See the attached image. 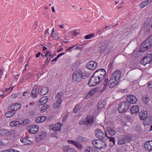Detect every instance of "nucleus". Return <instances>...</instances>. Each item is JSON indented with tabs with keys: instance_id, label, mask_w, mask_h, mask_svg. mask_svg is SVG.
<instances>
[{
	"instance_id": "19",
	"label": "nucleus",
	"mask_w": 152,
	"mask_h": 152,
	"mask_svg": "<svg viewBox=\"0 0 152 152\" xmlns=\"http://www.w3.org/2000/svg\"><path fill=\"white\" fill-rule=\"evenodd\" d=\"M139 115L140 119L141 120H145V118H146L147 117L148 115L147 114L146 111L143 110L141 111L139 113Z\"/></svg>"
},
{
	"instance_id": "26",
	"label": "nucleus",
	"mask_w": 152,
	"mask_h": 152,
	"mask_svg": "<svg viewBox=\"0 0 152 152\" xmlns=\"http://www.w3.org/2000/svg\"><path fill=\"white\" fill-rule=\"evenodd\" d=\"M93 75L96 76V77H97L99 79V80H102L104 77L103 76L102 77V75H100L98 70H96L94 73Z\"/></svg>"
},
{
	"instance_id": "6",
	"label": "nucleus",
	"mask_w": 152,
	"mask_h": 152,
	"mask_svg": "<svg viewBox=\"0 0 152 152\" xmlns=\"http://www.w3.org/2000/svg\"><path fill=\"white\" fill-rule=\"evenodd\" d=\"M95 135L96 137L100 139L105 140L107 138V136L106 134L101 130L96 129L95 130Z\"/></svg>"
},
{
	"instance_id": "41",
	"label": "nucleus",
	"mask_w": 152,
	"mask_h": 152,
	"mask_svg": "<svg viewBox=\"0 0 152 152\" xmlns=\"http://www.w3.org/2000/svg\"><path fill=\"white\" fill-rule=\"evenodd\" d=\"M80 105L78 104H77L73 110L74 113H77L80 110Z\"/></svg>"
},
{
	"instance_id": "59",
	"label": "nucleus",
	"mask_w": 152,
	"mask_h": 152,
	"mask_svg": "<svg viewBox=\"0 0 152 152\" xmlns=\"http://www.w3.org/2000/svg\"><path fill=\"white\" fill-rule=\"evenodd\" d=\"M78 34H79V33L75 31H74L73 33V35L74 36H76Z\"/></svg>"
},
{
	"instance_id": "8",
	"label": "nucleus",
	"mask_w": 152,
	"mask_h": 152,
	"mask_svg": "<svg viewBox=\"0 0 152 152\" xmlns=\"http://www.w3.org/2000/svg\"><path fill=\"white\" fill-rule=\"evenodd\" d=\"M94 120L92 117L89 116L87 117L85 120L79 122V124L80 125L83 124L85 125L87 124V126H89L92 124Z\"/></svg>"
},
{
	"instance_id": "14",
	"label": "nucleus",
	"mask_w": 152,
	"mask_h": 152,
	"mask_svg": "<svg viewBox=\"0 0 152 152\" xmlns=\"http://www.w3.org/2000/svg\"><path fill=\"white\" fill-rule=\"evenodd\" d=\"M97 65V63L96 62L94 61H91L87 64L86 67L88 69L93 70L96 67Z\"/></svg>"
},
{
	"instance_id": "48",
	"label": "nucleus",
	"mask_w": 152,
	"mask_h": 152,
	"mask_svg": "<svg viewBox=\"0 0 152 152\" xmlns=\"http://www.w3.org/2000/svg\"><path fill=\"white\" fill-rule=\"evenodd\" d=\"M110 139V141L112 142L113 143V145H115V138L113 137H107Z\"/></svg>"
},
{
	"instance_id": "43",
	"label": "nucleus",
	"mask_w": 152,
	"mask_h": 152,
	"mask_svg": "<svg viewBox=\"0 0 152 152\" xmlns=\"http://www.w3.org/2000/svg\"><path fill=\"white\" fill-rule=\"evenodd\" d=\"M92 91H90L86 96L85 98L88 99L91 97L92 95L94 94V93H92Z\"/></svg>"
},
{
	"instance_id": "7",
	"label": "nucleus",
	"mask_w": 152,
	"mask_h": 152,
	"mask_svg": "<svg viewBox=\"0 0 152 152\" xmlns=\"http://www.w3.org/2000/svg\"><path fill=\"white\" fill-rule=\"evenodd\" d=\"M152 61V54H148L146 56L142 59L140 63L141 64L145 66L147 64H149Z\"/></svg>"
},
{
	"instance_id": "44",
	"label": "nucleus",
	"mask_w": 152,
	"mask_h": 152,
	"mask_svg": "<svg viewBox=\"0 0 152 152\" xmlns=\"http://www.w3.org/2000/svg\"><path fill=\"white\" fill-rule=\"evenodd\" d=\"M49 107V106L48 105H47V106H43L42 107V109L41 110V112L42 113H43L44 112H45V111L47 110V109Z\"/></svg>"
},
{
	"instance_id": "42",
	"label": "nucleus",
	"mask_w": 152,
	"mask_h": 152,
	"mask_svg": "<svg viewBox=\"0 0 152 152\" xmlns=\"http://www.w3.org/2000/svg\"><path fill=\"white\" fill-rule=\"evenodd\" d=\"M30 121L28 119H25L23 121L22 123L20 124L21 125H26L29 123Z\"/></svg>"
},
{
	"instance_id": "54",
	"label": "nucleus",
	"mask_w": 152,
	"mask_h": 152,
	"mask_svg": "<svg viewBox=\"0 0 152 152\" xmlns=\"http://www.w3.org/2000/svg\"><path fill=\"white\" fill-rule=\"evenodd\" d=\"M64 54H65L64 53H61L59 54L58 55V56L56 57V58H57V59H58L59 57H60L62 55Z\"/></svg>"
},
{
	"instance_id": "64",
	"label": "nucleus",
	"mask_w": 152,
	"mask_h": 152,
	"mask_svg": "<svg viewBox=\"0 0 152 152\" xmlns=\"http://www.w3.org/2000/svg\"><path fill=\"white\" fill-rule=\"evenodd\" d=\"M75 49H78L81 51L82 50V48L79 47H77Z\"/></svg>"
},
{
	"instance_id": "55",
	"label": "nucleus",
	"mask_w": 152,
	"mask_h": 152,
	"mask_svg": "<svg viewBox=\"0 0 152 152\" xmlns=\"http://www.w3.org/2000/svg\"><path fill=\"white\" fill-rule=\"evenodd\" d=\"M148 87L149 88H152V82L148 83Z\"/></svg>"
},
{
	"instance_id": "47",
	"label": "nucleus",
	"mask_w": 152,
	"mask_h": 152,
	"mask_svg": "<svg viewBox=\"0 0 152 152\" xmlns=\"http://www.w3.org/2000/svg\"><path fill=\"white\" fill-rule=\"evenodd\" d=\"M51 58L50 57H48L45 59L44 63L46 65H48L49 61L50 60Z\"/></svg>"
},
{
	"instance_id": "29",
	"label": "nucleus",
	"mask_w": 152,
	"mask_h": 152,
	"mask_svg": "<svg viewBox=\"0 0 152 152\" xmlns=\"http://www.w3.org/2000/svg\"><path fill=\"white\" fill-rule=\"evenodd\" d=\"M107 130L109 133L111 135H114L116 133V132L114 129L110 127L107 128Z\"/></svg>"
},
{
	"instance_id": "52",
	"label": "nucleus",
	"mask_w": 152,
	"mask_h": 152,
	"mask_svg": "<svg viewBox=\"0 0 152 152\" xmlns=\"http://www.w3.org/2000/svg\"><path fill=\"white\" fill-rule=\"evenodd\" d=\"M99 89V88L98 87H96L95 88H94L92 90H91V91H92V93H94V94L95 92H97V91Z\"/></svg>"
},
{
	"instance_id": "36",
	"label": "nucleus",
	"mask_w": 152,
	"mask_h": 152,
	"mask_svg": "<svg viewBox=\"0 0 152 152\" xmlns=\"http://www.w3.org/2000/svg\"><path fill=\"white\" fill-rule=\"evenodd\" d=\"M98 70L99 72L100 75H102V77L103 76L104 77H105L106 74V71L105 69H101Z\"/></svg>"
},
{
	"instance_id": "46",
	"label": "nucleus",
	"mask_w": 152,
	"mask_h": 152,
	"mask_svg": "<svg viewBox=\"0 0 152 152\" xmlns=\"http://www.w3.org/2000/svg\"><path fill=\"white\" fill-rule=\"evenodd\" d=\"M52 36L55 39L58 40V39L59 37L58 35L56 33H52Z\"/></svg>"
},
{
	"instance_id": "5",
	"label": "nucleus",
	"mask_w": 152,
	"mask_h": 152,
	"mask_svg": "<svg viewBox=\"0 0 152 152\" xmlns=\"http://www.w3.org/2000/svg\"><path fill=\"white\" fill-rule=\"evenodd\" d=\"M129 107V102L127 101H124L121 102L118 107V111L120 113L125 112Z\"/></svg>"
},
{
	"instance_id": "4",
	"label": "nucleus",
	"mask_w": 152,
	"mask_h": 152,
	"mask_svg": "<svg viewBox=\"0 0 152 152\" xmlns=\"http://www.w3.org/2000/svg\"><path fill=\"white\" fill-rule=\"evenodd\" d=\"M72 77L74 82L78 83L80 82L83 77L82 71L80 70L75 71L73 73Z\"/></svg>"
},
{
	"instance_id": "33",
	"label": "nucleus",
	"mask_w": 152,
	"mask_h": 152,
	"mask_svg": "<svg viewBox=\"0 0 152 152\" xmlns=\"http://www.w3.org/2000/svg\"><path fill=\"white\" fill-rule=\"evenodd\" d=\"M15 113V112L14 111H8V112H7L5 114V115L6 117H9L13 116Z\"/></svg>"
},
{
	"instance_id": "58",
	"label": "nucleus",
	"mask_w": 152,
	"mask_h": 152,
	"mask_svg": "<svg viewBox=\"0 0 152 152\" xmlns=\"http://www.w3.org/2000/svg\"><path fill=\"white\" fill-rule=\"evenodd\" d=\"M31 74L30 73H29L26 75V77H27V78H28L30 77L31 76Z\"/></svg>"
},
{
	"instance_id": "27",
	"label": "nucleus",
	"mask_w": 152,
	"mask_h": 152,
	"mask_svg": "<svg viewBox=\"0 0 152 152\" xmlns=\"http://www.w3.org/2000/svg\"><path fill=\"white\" fill-rule=\"evenodd\" d=\"M46 118V117L45 116H41L36 118L35 121L37 123L43 122L45 120Z\"/></svg>"
},
{
	"instance_id": "2",
	"label": "nucleus",
	"mask_w": 152,
	"mask_h": 152,
	"mask_svg": "<svg viewBox=\"0 0 152 152\" xmlns=\"http://www.w3.org/2000/svg\"><path fill=\"white\" fill-rule=\"evenodd\" d=\"M88 139L86 137H83L82 136H79L77 138V141H75L72 140H68V142H69L72 144L75 145L79 149H81L82 148V145L80 144V142H86L88 141Z\"/></svg>"
},
{
	"instance_id": "24",
	"label": "nucleus",
	"mask_w": 152,
	"mask_h": 152,
	"mask_svg": "<svg viewBox=\"0 0 152 152\" xmlns=\"http://www.w3.org/2000/svg\"><path fill=\"white\" fill-rule=\"evenodd\" d=\"M145 43L149 45L151 47L152 46V35L150 36L145 41Z\"/></svg>"
},
{
	"instance_id": "56",
	"label": "nucleus",
	"mask_w": 152,
	"mask_h": 152,
	"mask_svg": "<svg viewBox=\"0 0 152 152\" xmlns=\"http://www.w3.org/2000/svg\"><path fill=\"white\" fill-rule=\"evenodd\" d=\"M12 150V149H9V150H7L3 151H1L0 152H11L10 151Z\"/></svg>"
},
{
	"instance_id": "12",
	"label": "nucleus",
	"mask_w": 152,
	"mask_h": 152,
	"mask_svg": "<svg viewBox=\"0 0 152 152\" xmlns=\"http://www.w3.org/2000/svg\"><path fill=\"white\" fill-rule=\"evenodd\" d=\"M39 126L36 125H33L29 126L28 129L29 133L31 134L36 133L39 129Z\"/></svg>"
},
{
	"instance_id": "3",
	"label": "nucleus",
	"mask_w": 152,
	"mask_h": 152,
	"mask_svg": "<svg viewBox=\"0 0 152 152\" xmlns=\"http://www.w3.org/2000/svg\"><path fill=\"white\" fill-rule=\"evenodd\" d=\"M92 143L96 148L99 149H104L107 146L106 143L104 140L96 139L94 140Z\"/></svg>"
},
{
	"instance_id": "13",
	"label": "nucleus",
	"mask_w": 152,
	"mask_h": 152,
	"mask_svg": "<svg viewBox=\"0 0 152 152\" xmlns=\"http://www.w3.org/2000/svg\"><path fill=\"white\" fill-rule=\"evenodd\" d=\"M61 126V124L58 123L51 125L49 126V127L50 129L53 130L55 132H56L60 130Z\"/></svg>"
},
{
	"instance_id": "28",
	"label": "nucleus",
	"mask_w": 152,
	"mask_h": 152,
	"mask_svg": "<svg viewBox=\"0 0 152 152\" xmlns=\"http://www.w3.org/2000/svg\"><path fill=\"white\" fill-rule=\"evenodd\" d=\"M48 91V88L47 87H45L41 90L39 92V94L42 95H43L47 94Z\"/></svg>"
},
{
	"instance_id": "45",
	"label": "nucleus",
	"mask_w": 152,
	"mask_h": 152,
	"mask_svg": "<svg viewBox=\"0 0 152 152\" xmlns=\"http://www.w3.org/2000/svg\"><path fill=\"white\" fill-rule=\"evenodd\" d=\"M94 34H90L85 36V38L86 39H88L91 38L94 36Z\"/></svg>"
},
{
	"instance_id": "51",
	"label": "nucleus",
	"mask_w": 152,
	"mask_h": 152,
	"mask_svg": "<svg viewBox=\"0 0 152 152\" xmlns=\"http://www.w3.org/2000/svg\"><path fill=\"white\" fill-rule=\"evenodd\" d=\"M93 76H94L93 77L95 79V81L96 82H98V84H99L102 80H99V79L97 77H96L94 75H92Z\"/></svg>"
},
{
	"instance_id": "49",
	"label": "nucleus",
	"mask_w": 152,
	"mask_h": 152,
	"mask_svg": "<svg viewBox=\"0 0 152 152\" xmlns=\"http://www.w3.org/2000/svg\"><path fill=\"white\" fill-rule=\"evenodd\" d=\"M45 56L46 57H50L51 56V54L50 53V52L48 51H46L45 53Z\"/></svg>"
},
{
	"instance_id": "22",
	"label": "nucleus",
	"mask_w": 152,
	"mask_h": 152,
	"mask_svg": "<svg viewBox=\"0 0 152 152\" xmlns=\"http://www.w3.org/2000/svg\"><path fill=\"white\" fill-rule=\"evenodd\" d=\"M106 104V100L104 99L100 100L97 104V107L98 109H101L103 108L104 106Z\"/></svg>"
},
{
	"instance_id": "15",
	"label": "nucleus",
	"mask_w": 152,
	"mask_h": 152,
	"mask_svg": "<svg viewBox=\"0 0 152 152\" xmlns=\"http://www.w3.org/2000/svg\"><path fill=\"white\" fill-rule=\"evenodd\" d=\"M151 48L149 45L146 44V43H145V41H144L141 45L139 49V50L140 52H144L147 50Z\"/></svg>"
},
{
	"instance_id": "23",
	"label": "nucleus",
	"mask_w": 152,
	"mask_h": 152,
	"mask_svg": "<svg viewBox=\"0 0 152 152\" xmlns=\"http://www.w3.org/2000/svg\"><path fill=\"white\" fill-rule=\"evenodd\" d=\"M63 152H77L73 148H70L69 146H67L64 148L63 149Z\"/></svg>"
},
{
	"instance_id": "32",
	"label": "nucleus",
	"mask_w": 152,
	"mask_h": 152,
	"mask_svg": "<svg viewBox=\"0 0 152 152\" xmlns=\"http://www.w3.org/2000/svg\"><path fill=\"white\" fill-rule=\"evenodd\" d=\"M46 135V133L45 132H40L38 136V138L42 139L44 138Z\"/></svg>"
},
{
	"instance_id": "16",
	"label": "nucleus",
	"mask_w": 152,
	"mask_h": 152,
	"mask_svg": "<svg viewBox=\"0 0 152 152\" xmlns=\"http://www.w3.org/2000/svg\"><path fill=\"white\" fill-rule=\"evenodd\" d=\"M127 100V102H129V103L135 104L136 103L137 101L136 97L133 95H130L128 96Z\"/></svg>"
},
{
	"instance_id": "39",
	"label": "nucleus",
	"mask_w": 152,
	"mask_h": 152,
	"mask_svg": "<svg viewBox=\"0 0 152 152\" xmlns=\"http://www.w3.org/2000/svg\"><path fill=\"white\" fill-rule=\"evenodd\" d=\"M149 3H150V1L148 0H146V1H145L141 3L140 6L141 8H142Z\"/></svg>"
},
{
	"instance_id": "1",
	"label": "nucleus",
	"mask_w": 152,
	"mask_h": 152,
	"mask_svg": "<svg viewBox=\"0 0 152 152\" xmlns=\"http://www.w3.org/2000/svg\"><path fill=\"white\" fill-rule=\"evenodd\" d=\"M121 75V72L118 70L114 71L109 81L107 78L105 79L103 83V88L102 91L105 90L107 86V83L109 82V86L110 88H112L116 86L119 82Z\"/></svg>"
},
{
	"instance_id": "60",
	"label": "nucleus",
	"mask_w": 152,
	"mask_h": 152,
	"mask_svg": "<svg viewBox=\"0 0 152 152\" xmlns=\"http://www.w3.org/2000/svg\"><path fill=\"white\" fill-rule=\"evenodd\" d=\"M139 128L138 127H136V130L138 132H141V130L140 129H139L138 130V129Z\"/></svg>"
},
{
	"instance_id": "50",
	"label": "nucleus",
	"mask_w": 152,
	"mask_h": 152,
	"mask_svg": "<svg viewBox=\"0 0 152 152\" xmlns=\"http://www.w3.org/2000/svg\"><path fill=\"white\" fill-rule=\"evenodd\" d=\"M14 106L13 105H12L9 107L8 108V110L10 111H15L14 108H13Z\"/></svg>"
},
{
	"instance_id": "61",
	"label": "nucleus",
	"mask_w": 152,
	"mask_h": 152,
	"mask_svg": "<svg viewBox=\"0 0 152 152\" xmlns=\"http://www.w3.org/2000/svg\"><path fill=\"white\" fill-rule=\"evenodd\" d=\"M45 34H48V35L49 34L48 29H47L45 30Z\"/></svg>"
},
{
	"instance_id": "62",
	"label": "nucleus",
	"mask_w": 152,
	"mask_h": 152,
	"mask_svg": "<svg viewBox=\"0 0 152 152\" xmlns=\"http://www.w3.org/2000/svg\"><path fill=\"white\" fill-rule=\"evenodd\" d=\"M67 117V115H65L63 118V120H65Z\"/></svg>"
},
{
	"instance_id": "20",
	"label": "nucleus",
	"mask_w": 152,
	"mask_h": 152,
	"mask_svg": "<svg viewBox=\"0 0 152 152\" xmlns=\"http://www.w3.org/2000/svg\"><path fill=\"white\" fill-rule=\"evenodd\" d=\"M92 76L91 77L88 83V85L90 86H93L98 84V82H96L95 79Z\"/></svg>"
},
{
	"instance_id": "34",
	"label": "nucleus",
	"mask_w": 152,
	"mask_h": 152,
	"mask_svg": "<svg viewBox=\"0 0 152 152\" xmlns=\"http://www.w3.org/2000/svg\"><path fill=\"white\" fill-rule=\"evenodd\" d=\"M107 47L108 45L107 44H105L102 45L101 46L100 53H102L104 52L107 48Z\"/></svg>"
},
{
	"instance_id": "11",
	"label": "nucleus",
	"mask_w": 152,
	"mask_h": 152,
	"mask_svg": "<svg viewBox=\"0 0 152 152\" xmlns=\"http://www.w3.org/2000/svg\"><path fill=\"white\" fill-rule=\"evenodd\" d=\"M15 131L13 130L9 131L6 129H2L0 130V135L8 136L11 135L12 133H15Z\"/></svg>"
},
{
	"instance_id": "9",
	"label": "nucleus",
	"mask_w": 152,
	"mask_h": 152,
	"mask_svg": "<svg viewBox=\"0 0 152 152\" xmlns=\"http://www.w3.org/2000/svg\"><path fill=\"white\" fill-rule=\"evenodd\" d=\"M61 95L62 93H61L58 92L56 96V99H58V100H57L56 102L54 104L53 108L54 109L58 108L61 103L62 99L61 98Z\"/></svg>"
},
{
	"instance_id": "25",
	"label": "nucleus",
	"mask_w": 152,
	"mask_h": 152,
	"mask_svg": "<svg viewBox=\"0 0 152 152\" xmlns=\"http://www.w3.org/2000/svg\"><path fill=\"white\" fill-rule=\"evenodd\" d=\"M131 112L132 114L137 113L139 111V108L137 106H133L130 109Z\"/></svg>"
},
{
	"instance_id": "18",
	"label": "nucleus",
	"mask_w": 152,
	"mask_h": 152,
	"mask_svg": "<svg viewBox=\"0 0 152 152\" xmlns=\"http://www.w3.org/2000/svg\"><path fill=\"white\" fill-rule=\"evenodd\" d=\"M144 121V125H149L151 124L152 120V116L148 115Z\"/></svg>"
},
{
	"instance_id": "10",
	"label": "nucleus",
	"mask_w": 152,
	"mask_h": 152,
	"mask_svg": "<svg viewBox=\"0 0 152 152\" xmlns=\"http://www.w3.org/2000/svg\"><path fill=\"white\" fill-rule=\"evenodd\" d=\"M130 140V138L129 136H124L118 140V144L119 145H121L127 143Z\"/></svg>"
},
{
	"instance_id": "63",
	"label": "nucleus",
	"mask_w": 152,
	"mask_h": 152,
	"mask_svg": "<svg viewBox=\"0 0 152 152\" xmlns=\"http://www.w3.org/2000/svg\"><path fill=\"white\" fill-rule=\"evenodd\" d=\"M57 59H57V58H56V57L55 58H54V59H53L51 61V62H53L54 61H56L57 60Z\"/></svg>"
},
{
	"instance_id": "40",
	"label": "nucleus",
	"mask_w": 152,
	"mask_h": 152,
	"mask_svg": "<svg viewBox=\"0 0 152 152\" xmlns=\"http://www.w3.org/2000/svg\"><path fill=\"white\" fill-rule=\"evenodd\" d=\"M150 28V25L148 24L145 23L144 26V30L147 31L149 30Z\"/></svg>"
},
{
	"instance_id": "21",
	"label": "nucleus",
	"mask_w": 152,
	"mask_h": 152,
	"mask_svg": "<svg viewBox=\"0 0 152 152\" xmlns=\"http://www.w3.org/2000/svg\"><path fill=\"white\" fill-rule=\"evenodd\" d=\"M144 148L146 150H150L152 149V140L148 141L144 144Z\"/></svg>"
},
{
	"instance_id": "30",
	"label": "nucleus",
	"mask_w": 152,
	"mask_h": 152,
	"mask_svg": "<svg viewBox=\"0 0 152 152\" xmlns=\"http://www.w3.org/2000/svg\"><path fill=\"white\" fill-rule=\"evenodd\" d=\"M48 100V97H43L40 99L39 104L40 105L44 104L47 102Z\"/></svg>"
},
{
	"instance_id": "35",
	"label": "nucleus",
	"mask_w": 152,
	"mask_h": 152,
	"mask_svg": "<svg viewBox=\"0 0 152 152\" xmlns=\"http://www.w3.org/2000/svg\"><path fill=\"white\" fill-rule=\"evenodd\" d=\"M21 142L25 144H29L30 142V140L26 138H22L20 140Z\"/></svg>"
},
{
	"instance_id": "31",
	"label": "nucleus",
	"mask_w": 152,
	"mask_h": 152,
	"mask_svg": "<svg viewBox=\"0 0 152 152\" xmlns=\"http://www.w3.org/2000/svg\"><path fill=\"white\" fill-rule=\"evenodd\" d=\"M19 122L18 121H13L11 122L10 123V126L12 127L18 126L20 124Z\"/></svg>"
},
{
	"instance_id": "37",
	"label": "nucleus",
	"mask_w": 152,
	"mask_h": 152,
	"mask_svg": "<svg viewBox=\"0 0 152 152\" xmlns=\"http://www.w3.org/2000/svg\"><path fill=\"white\" fill-rule=\"evenodd\" d=\"M13 106H14L13 108H14V110H15V111L18 110L20 108V107H21V105L20 103H16L15 104L13 105Z\"/></svg>"
},
{
	"instance_id": "17",
	"label": "nucleus",
	"mask_w": 152,
	"mask_h": 152,
	"mask_svg": "<svg viewBox=\"0 0 152 152\" xmlns=\"http://www.w3.org/2000/svg\"><path fill=\"white\" fill-rule=\"evenodd\" d=\"M39 89L37 86H34L33 88L31 93V96L33 98H36L38 94Z\"/></svg>"
},
{
	"instance_id": "57",
	"label": "nucleus",
	"mask_w": 152,
	"mask_h": 152,
	"mask_svg": "<svg viewBox=\"0 0 152 152\" xmlns=\"http://www.w3.org/2000/svg\"><path fill=\"white\" fill-rule=\"evenodd\" d=\"M41 52H39L36 55V58H38L39 57V56L41 54Z\"/></svg>"
},
{
	"instance_id": "53",
	"label": "nucleus",
	"mask_w": 152,
	"mask_h": 152,
	"mask_svg": "<svg viewBox=\"0 0 152 152\" xmlns=\"http://www.w3.org/2000/svg\"><path fill=\"white\" fill-rule=\"evenodd\" d=\"M18 95V93H15L13 94H12V97L15 99L16 98Z\"/></svg>"
},
{
	"instance_id": "38",
	"label": "nucleus",
	"mask_w": 152,
	"mask_h": 152,
	"mask_svg": "<svg viewBox=\"0 0 152 152\" xmlns=\"http://www.w3.org/2000/svg\"><path fill=\"white\" fill-rule=\"evenodd\" d=\"M142 98L143 102L146 104H147L150 100L148 97L146 96H142Z\"/></svg>"
}]
</instances>
